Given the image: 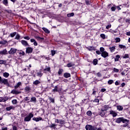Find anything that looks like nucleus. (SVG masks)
<instances>
[{
	"label": "nucleus",
	"mask_w": 130,
	"mask_h": 130,
	"mask_svg": "<svg viewBox=\"0 0 130 130\" xmlns=\"http://www.w3.org/2000/svg\"><path fill=\"white\" fill-rule=\"evenodd\" d=\"M58 90V87L57 86H55L54 88L52 90L53 92H57Z\"/></svg>",
	"instance_id": "7c9ffc66"
},
{
	"label": "nucleus",
	"mask_w": 130,
	"mask_h": 130,
	"mask_svg": "<svg viewBox=\"0 0 130 130\" xmlns=\"http://www.w3.org/2000/svg\"><path fill=\"white\" fill-rule=\"evenodd\" d=\"M25 101H28V100H30V98L29 96H26L24 99Z\"/></svg>",
	"instance_id": "864d4df0"
},
{
	"label": "nucleus",
	"mask_w": 130,
	"mask_h": 130,
	"mask_svg": "<svg viewBox=\"0 0 130 130\" xmlns=\"http://www.w3.org/2000/svg\"><path fill=\"white\" fill-rule=\"evenodd\" d=\"M91 130H97V126L96 125H91Z\"/></svg>",
	"instance_id": "e433bc0d"
},
{
	"label": "nucleus",
	"mask_w": 130,
	"mask_h": 130,
	"mask_svg": "<svg viewBox=\"0 0 130 130\" xmlns=\"http://www.w3.org/2000/svg\"><path fill=\"white\" fill-rule=\"evenodd\" d=\"M47 72H50V67H48L44 69V73H47Z\"/></svg>",
	"instance_id": "4be33fe9"
},
{
	"label": "nucleus",
	"mask_w": 130,
	"mask_h": 130,
	"mask_svg": "<svg viewBox=\"0 0 130 130\" xmlns=\"http://www.w3.org/2000/svg\"><path fill=\"white\" fill-rule=\"evenodd\" d=\"M12 103L14 105H15V104H17V103H18L17 100H12Z\"/></svg>",
	"instance_id": "a19ab883"
},
{
	"label": "nucleus",
	"mask_w": 130,
	"mask_h": 130,
	"mask_svg": "<svg viewBox=\"0 0 130 130\" xmlns=\"http://www.w3.org/2000/svg\"><path fill=\"white\" fill-rule=\"evenodd\" d=\"M111 10L113 12H114V11H115V10H116V7H111Z\"/></svg>",
	"instance_id": "4d7b16f0"
},
{
	"label": "nucleus",
	"mask_w": 130,
	"mask_h": 130,
	"mask_svg": "<svg viewBox=\"0 0 130 130\" xmlns=\"http://www.w3.org/2000/svg\"><path fill=\"white\" fill-rule=\"evenodd\" d=\"M63 77H64V78H70V77H71V74L66 73L64 74Z\"/></svg>",
	"instance_id": "6ab92c4d"
},
{
	"label": "nucleus",
	"mask_w": 130,
	"mask_h": 130,
	"mask_svg": "<svg viewBox=\"0 0 130 130\" xmlns=\"http://www.w3.org/2000/svg\"><path fill=\"white\" fill-rule=\"evenodd\" d=\"M126 35L127 36H130V31H128L126 33Z\"/></svg>",
	"instance_id": "774afa93"
},
{
	"label": "nucleus",
	"mask_w": 130,
	"mask_h": 130,
	"mask_svg": "<svg viewBox=\"0 0 130 130\" xmlns=\"http://www.w3.org/2000/svg\"><path fill=\"white\" fill-rule=\"evenodd\" d=\"M12 109H15V107L13 106H10V107L6 108L7 111H10V110H12Z\"/></svg>",
	"instance_id": "2eb2a0df"
},
{
	"label": "nucleus",
	"mask_w": 130,
	"mask_h": 130,
	"mask_svg": "<svg viewBox=\"0 0 130 130\" xmlns=\"http://www.w3.org/2000/svg\"><path fill=\"white\" fill-rule=\"evenodd\" d=\"M37 75L38 77H42V75H43V74H42V73H41V72H38L37 73Z\"/></svg>",
	"instance_id": "c03bdc74"
},
{
	"label": "nucleus",
	"mask_w": 130,
	"mask_h": 130,
	"mask_svg": "<svg viewBox=\"0 0 130 130\" xmlns=\"http://www.w3.org/2000/svg\"><path fill=\"white\" fill-rule=\"evenodd\" d=\"M29 102H33L34 103H36V98L35 97L31 98Z\"/></svg>",
	"instance_id": "a211bd4d"
},
{
	"label": "nucleus",
	"mask_w": 130,
	"mask_h": 130,
	"mask_svg": "<svg viewBox=\"0 0 130 130\" xmlns=\"http://www.w3.org/2000/svg\"><path fill=\"white\" fill-rule=\"evenodd\" d=\"M92 125H86L85 126V128L86 130H91Z\"/></svg>",
	"instance_id": "b1692460"
},
{
	"label": "nucleus",
	"mask_w": 130,
	"mask_h": 130,
	"mask_svg": "<svg viewBox=\"0 0 130 130\" xmlns=\"http://www.w3.org/2000/svg\"><path fill=\"white\" fill-rule=\"evenodd\" d=\"M106 29H109V28H111V24H109L106 27Z\"/></svg>",
	"instance_id": "052dcab7"
},
{
	"label": "nucleus",
	"mask_w": 130,
	"mask_h": 130,
	"mask_svg": "<svg viewBox=\"0 0 130 130\" xmlns=\"http://www.w3.org/2000/svg\"><path fill=\"white\" fill-rule=\"evenodd\" d=\"M24 90H25V91H26V92H28V91H30V90H31V88H30V87L26 86Z\"/></svg>",
	"instance_id": "c9c22d12"
},
{
	"label": "nucleus",
	"mask_w": 130,
	"mask_h": 130,
	"mask_svg": "<svg viewBox=\"0 0 130 130\" xmlns=\"http://www.w3.org/2000/svg\"><path fill=\"white\" fill-rule=\"evenodd\" d=\"M42 29L46 33H50V31L48 30L47 28L43 27Z\"/></svg>",
	"instance_id": "f704fd0d"
},
{
	"label": "nucleus",
	"mask_w": 130,
	"mask_h": 130,
	"mask_svg": "<svg viewBox=\"0 0 130 130\" xmlns=\"http://www.w3.org/2000/svg\"><path fill=\"white\" fill-rule=\"evenodd\" d=\"M49 100L51 102H52V103H54V99H53L52 98H49Z\"/></svg>",
	"instance_id": "603ef678"
},
{
	"label": "nucleus",
	"mask_w": 130,
	"mask_h": 130,
	"mask_svg": "<svg viewBox=\"0 0 130 130\" xmlns=\"http://www.w3.org/2000/svg\"><path fill=\"white\" fill-rule=\"evenodd\" d=\"M129 120L126 119H124L123 118V117H122V121L121 122H123V123H125V122H127V123H128L129 122Z\"/></svg>",
	"instance_id": "412c9836"
},
{
	"label": "nucleus",
	"mask_w": 130,
	"mask_h": 130,
	"mask_svg": "<svg viewBox=\"0 0 130 130\" xmlns=\"http://www.w3.org/2000/svg\"><path fill=\"white\" fill-rule=\"evenodd\" d=\"M88 50H94L95 48H94V47H89L88 48Z\"/></svg>",
	"instance_id": "09e8293b"
},
{
	"label": "nucleus",
	"mask_w": 130,
	"mask_h": 130,
	"mask_svg": "<svg viewBox=\"0 0 130 130\" xmlns=\"http://www.w3.org/2000/svg\"><path fill=\"white\" fill-rule=\"evenodd\" d=\"M93 102H96L97 103H99V100L98 99H95V100L93 101Z\"/></svg>",
	"instance_id": "e2e57ef3"
},
{
	"label": "nucleus",
	"mask_w": 130,
	"mask_h": 130,
	"mask_svg": "<svg viewBox=\"0 0 130 130\" xmlns=\"http://www.w3.org/2000/svg\"><path fill=\"white\" fill-rule=\"evenodd\" d=\"M122 57L123 58H128L129 57V55H128V54H125Z\"/></svg>",
	"instance_id": "37998d69"
},
{
	"label": "nucleus",
	"mask_w": 130,
	"mask_h": 130,
	"mask_svg": "<svg viewBox=\"0 0 130 130\" xmlns=\"http://www.w3.org/2000/svg\"><path fill=\"white\" fill-rule=\"evenodd\" d=\"M74 15H75V13H74V12H72L71 13L68 14H67V17H74Z\"/></svg>",
	"instance_id": "c85d7f7f"
},
{
	"label": "nucleus",
	"mask_w": 130,
	"mask_h": 130,
	"mask_svg": "<svg viewBox=\"0 0 130 130\" xmlns=\"http://www.w3.org/2000/svg\"><path fill=\"white\" fill-rule=\"evenodd\" d=\"M113 70L115 73H118L119 72V70L115 68H114Z\"/></svg>",
	"instance_id": "5fc2aeb1"
},
{
	"label": "nucleus",
	"mask_w": 130,
	"mask_h": 130,
	"mask_svg": "<svg viewBox=\"0 0 130 130\" xmlns=\"http://www.w3.org/2000/svg\"><path fill=\"white\" fill-rule=\"evenodd\" d=\"M34 116V114L33 113H29L25 117H24V121L25 122H28L31 120V118Z\"/></svg>",
	"instance_id": "7ed1b4c3"
},
{
	"label": "nucleus",
	"mask_w": 130,
	"mask_h": 130,
	"mask_svg": "<svg viewBox=\"0 0 130 130\" xmlns=\"http://www.w3.org/2000/svg\"><path fill=\"white\" fill-rule=\"evenodd\" d=\"M22 85V83L21 82H19L15 86L14 89L12 90L11 92V94H15V95H18V94H21V91L17 90L18 88L20 87Z\"/></svg>",
	"instance_id": "f257e3e1"
},
{
	"label": "nucleus",
	"mask_w": 130,
	"mask_h": 130,
	"mask_svg": "<svg viewBox=\"0 0 130 130\" xmlns=\"http://www.w3.org/2000/svg\"><path fill=\"white\" fill-rule=\"evenodd\" d=\"M34 85H39V84H40V82L39 80H36L33 82Z\"/></svg>",
	"instance_id": "2f4dec72"
},
{
	"label": "nucleus",
	"mask_w": 130,
	"mask_h": 130,
	"mask_svg": "<svg viewBox=\"0 0 130 130\" xmlns=\"http://www.w3.org/2000/svg\"><path fill=\"white\" fill-rule=\"evenodd\" d=\"M110 52H114L115 51V46L110 47L109 48Z\"/></svg>",
	"instance_id": "f3484780"
},
{
	"label": "nucleus",
	"mask_w": 130,
	"mask_h": 130,
	"mask_svg": "<svg viewBox=\"0 0 130 130\" xmlns=\"http://www.w3.org/2000/svg\"><path fill=\"white\" fill-rule=\"evenodd\" d=\"M1 130H8V127H2Z\"/></svg>",
	"instance_id": "0e129e2a"
},
{
	"label": "nucleus",
	"mask_w": 130,
	"mask_h": 130,
	"mask_svg": "<svg viewBox=\"0 0 130 130\" xmlns=\"http://www.w3.org/2000/svg\"><path fill=\"white\" fill-rule=\"evenodd\" d=\"M20 38L21 36H20V35L18 32H17L15 39H17V40H18V39H20Z\"/></svg>",
	"instance_id": "cd10ccee"
},
{
	"label": "nucleus",
	"mask_w": 130,
	"mask_h": 130,
	"mask_svg": "<svg viewBox=\"0 0 130 130\" xmlns=\"http://www.w3.org/2000/svg\"><path fill=\"white\" fill-rule=\"evenodd\" d=\"M104 107L105 108V109H102L101 112H100V115H101V116H102V117H105V113H106V112H105V111H106L107 110V109H106L107 108V106H104Z\"/></svg>",
	"instance_id": "39448f33"
},
{
	"label": "nucleus",
	"mask_w": 130,
	"mask_h": 130,
	"mask_svg": "<svg viewBox=\"0 0 130 130\" xmlns=\"http://www.w3.org/2000/svg\"><path fill=\"white\" fill-rule=\"evenodd\" d=\"M37 39L38 40H43V38H41V37H37Z\"/></svg>",
	"instance_id": "bf43d9fd"
},
{
	"label": "nucleus",
	"mask_w": 130,
	"mask_h": 130,
	"mask_svg": "<svg viewBox=\"0 0 130 130\" xmlns=\"http://www.w3.org/2000/svg\"><path fill=\"white\" fill-rule=\"evenodd\" d=\"M115 40L116 43H118V42H120V38H116L115 39Z\"/></svg>",
	"instance_id": "72a5a7b5"
},
{
	"label": "nucleus",
	"mask_w": 130,
	"mask_h": 130,
	"mask_svg": "<svg viewBox=\"0 0 130 130\" xmlns=\"http://www.w3.org/2000/svg\"><path fill=\"white\" fill-rule=\"evenodd\" d=\"M100 37H101V38H102V39H106V36L104 34H101Z\"/></svg>",
	"instance_id": "473e14b6"
},
{
	"label": "nucleus",
	"mask_w": 130,
	"mask_h": 130,
	"mask_svg": "<svg viewBox=\"0 0 130 130\" xmlns=\"http://www.w3.org/2000/svg\"><path fill=\"white\" fill-rule=\"evenodd\" d=\"M33 51V49L31 47H27L26 49V53H31Z\"/></svg>",
	"instance_id": "9b49d317"
},
{
	"label": "nucleus",
	"mask_w": 130,
	"mask_h": 130,
	"mask_svg": "<svg viewBox=\"0 0 130 130\" xmlns=\"http://www.w3.org/2000/svg\"><path fill=\"white\" fill-rule=\"evenodd\" d=\"M51 52L52 56H53L54 55V54H55V53H56V52L54 50H51Z\"/></svg>",
	"instance_id": "de8ad7c7"
},
{
	"label": "nucleus",
	"mask_w": 130,
	"mask_h": 130,
	"mask_svg": "<svg viewBox=\"0 0 130 130\" xmlns=\"http://www.w3.org/2000/svg\"><path fill=\"white\" fill-rule=\"evenodd\" d=\"M55 122H56L57 123H59L60 124H63V123H64V121L57 119L55 120Z\"/></svg>",
	"instance_id": "ddd939ff"
},
{
	"label": "nucleus",
	"mask_w": 130,
	"mask_h": 130,
	"mask_svg": "<svg viewBox=\"0 0 130 130\" xmlns=\"http://www.w3.org/2000/svg\"><path fill=\"white\" fill-rule=\"evenodd\" d=\"M55 126H56V124L51 123V124L50 125L49 127H51V128H55Z\"/></svg>",
	"instance_id": "bb28decb"
},
{
	"label": "nucleus",
	"mask_w": 130,
	"mask_h": 130,
	"mask_svg": "<svg viewBox=\"0 0 130 130\" xmlns=\"http://www.w3.org/2000/svg\"><path fill=\"white\" fill-rule=\"evenodd\" d=\"M16 52H17V49L15 48H11L10 49V50L8 51L9 54H10V55L15 54Z\"/></svg>",
	"instance_id": "423d86ee"
},
{
	"label": "nucleus",
	"mask_w": 130,
	"mask_h": 130,
	"mask_svg": "<svg viewBox=\"0 0 130 130\" xmlns=\"http://www.w3.org/2000/svg\"><path fill=\"white\" fill-rule=\"evenodd\" d=\"M117 109L119 110V111H122V110L123 109V107L121 106H117Z\"/></svg>",
	"instance_id": "5701e85b"
},
{
	"label": "nucleus",
	"mask_w": 130,
	"mask_h": 130,
	"mask_svg": "<svg viewBox=\"0 0 130 130\" xmlns=\"http://www.w3.org/2000/svg\"><path fill=\"white\" fill-rule=\"evenodd\" d=\"M9 76L10 74H9L8 72H5L3 73V77H4V78H9Z\"/></svg>",
	"instance_id": "aec40b11"
},
{
	"label": "nucleus",
	"mask_w": 130,
	"mask_h": 130,
	"mask_svg": "<svg viewBox=\"0 0 130 130\" xmlns=\"http://www.w3.org/2000/svg\"><path fill=\"white\" fill-rule=\"evenodd\" d=\"M63 72V70L62 69H59L58 72V74L59 75H61L62 74V72Z\"/></svg>",
	"instance_id": "49530a36"
},
{
	"label": "nucleus",
	"mask_w": 130,
	"mask_h": 130,
	"mask_svg": "<svg viewBox=\"0 0 130 130\" xmlns=\"http://www.w3.org/2000/svg\"><path fill=\"white\" fill-rule=\"evenodd\" d=\"M112 83H113V80H110L108 81V84L109 85H111V84H112Z\"/></svg>",
	"instance_id": "8fccbe9b"
},
{
	"label": "nucleus",
	"mask_w": 130,
	"mask_h": 130,
	"mask_svg": "<svg viewBox=\"0 0 130 130\" xmlns=\"http://www.w3.org/2000/svg\"><path fill=\"white\" fill-rule=\"evenodd\" d=\"M21 44H22V45H23L24 46H28V45H29L28 44V43L27 42V41H25V40H21Z\"/></svg>",
	"instance_id": "4468645a"
},
{
	"label": "nucleus",
	"mask_w": 130,
	"mask_h": 130,
	"mask_svg": "<svg viewBox=\"0 0 130 130\" xmlns=\"http://www.w3.org/2000/svg\"><path fill=\"white\" fill-rule=\"evenodd\" d=\"M24 39H26V40H29L30 39V37L27 36V37H24Z\"/></svg>",
	"instance_id": "680f3d73"
},
{
	"label": "nucleus",
	"mask_w": 130,
	"mask_h": 130,
	"mask_svg": "<svg viewBox=\"0 0 130 130\" xmlns=\"http://www.w3.org/2000/svg\"><path fill=\"white\" fill-rule=\"evenodd\" d=\"M100 50L101 52H102L101 56L104 57V58H106V57H108V56H109V54L108 52L105 51V49H104L103 47H101L100 48Z\"/></svg>",
	"instance_id": "f03ea898"
},
{
	"label": "nucleus",
	"mask_w": 130,
	"mask_h": 130,
	"mask_svg": "<svg viewBox=\"0 0 130 130\" xmlns=\"http://www.w3.org/2000/svg\"><path fill=\"white\" fill-rule=\"evenodd\" d=\"M13 130H18V129H17V127H16V126H13Z\"/></svg>",
	"instance_id": "338daca9"
},
{
	"label": "nucleus",
	"mask_w": 130,
	"mask_h": 130,
	"mask_svg": "<svg viewBox=\"0 0 130 130\" xmlns=\"http://www.w3.org/2000/svg\"><path fill=\"white\" fill-rule=\"evenodd\" d=\"M17 34V32H14L10 34V37H12V38H13V37H15V36H16V35Z\"/></svg>",
	"instance_id": "c756f323"
},
{
	"label": "nucleus",
	"mask_w": 130,
	"mask_h": 130,
	"mask_svg": "<svg viewBox=\"0 0 130 130\" xmlns=\"http://www.w3.org/2000/svg\"><path fill=\"white\" fill-rule=\"evenodd\" d=\"M109 113L111 115H112L113 117H116V116H117V113L115 111H109Z\"/></svg>",
	"instance_id": "0eeeda50"
},
{
	"label": "nucleus",
	"mask_w": 130,
	"mask_h": 130,
	"mask_svg": "<svg viewBox=\"0 0 130 130\" xmlns=\"http://www.w3.org/2000/svg\"><path fill=\"white\" fill-rule=\"evenodd\" d=\"M6 61L3 60H0V64H4V63H6Z\"/></svg>",
	"instance_id": "3c124183"
},
{
	"label": "nucleus",
	"mask_w": 130,
	"mask_h": 130,
	"mask_svg": "<svg viewBox=\"0 0 130 130\" xmlns=\"http://www.w3.org/2000/svg\"><path fill=\"white\" fill-rule=\"evenodd\" d=\"M86 114L88 116H91V115H92V112L91 111H88L87 112Z\"/></svg>",
	"instance_id": "ea45409f"
},
{
	"label": "nucleus",
	"mask_w": 130,
	"mask_h": 130,
	"mask_svg": "<svg viewBox=\"0 0 130 130\" xmlns=\"http://www.w3.org/2000/svg\"><path fill=\"white\" fill-rule=\"evenodd\" d=\"M122 120V117H119L116 119L115 122H117V123H120Z\"/></svg>",
	"instance_id": "dca6fc26"
},
{
	"label": "nucleus",
	"mask_w": 130,
	"mask_h": 130,
	"mask_svg": "<svg viewBox=\"0 0 130 130\" xmlns=\"http://www.w3.org/2000/svg\"><path fill=\"white\" fill-rule=\"evenodd\" d=\"M9 100V98L8 96L5 97H0V102H6Z\"/></svg>",
	"instance_id": "1a4fd4ad"
},
{
	"label": "nucleus",
	"mask_w": 130,
	"mask_h": 130,
	"mask_svg": "<svg viewBox=\"0 0 130 130\" xmlns=\"http://www.w3.org/2000/svg\"><path fill=\"white\" fill-rule=\"evenodd\" d=\"M32 120H34L35 121L38 122V121H41V120H42V117H34L32 118Z\"/></svg>",
	"instance_id": "f8f14e48"
},
{
	"label": "nucleus",
	"mask_w": 130,
	"mask_h": 130,
	"mask_svg": "<svg viewBox=\"0 0 130 130\" xmlns=\"http://www.w3.org/2000/svg\"><path fill=\"white\" fill-rule=\"evenodd\" d=\"M97 63H98V60H97V59H94L93 60V64H94V66H96Z\"/></svg>",
	"instance_id": "a18cd8bd"
},
{
	"label": "nucleus",
	"mask_w": 130,
	"mask_h": 130,
	"mask_svg": "<svg viewBox=\"0 0 130 130\" xmlns=\"http://www.w3.org/2000/svg\"><path fill=\"white\" fill-rule=\"evenodd\" d=\"M119 47L121 48V49H125V48H126V46L123 45H119Z\"/></svg>",
	"instance_id": "a878e982"
},
{
	"label": "nucleus",
	"mask_w": 130,
	"mask_h": 130,
	"mask_svg": "<svg viewBox=\"0 0 130 130\" xmlns=\"http://www.w3.org/2000/svg\"><path fill=\"white\" fill-rule=\"evenodd\" d=\"M17 53H18L19 56H24L25 55V52L22 50H17Z\"/></svg>",
	"instance_id": "9d476101"
},
{
	"label": "nucleus",
	"mask_w": 130,
	"mask_h": 130,
	"mask_svg": "<svg viewBox=\"0 0 130 130\" xmlns=\"http://www.w3.org/2000/svg\"><path fill=\"white\" fill-rule=\"evenodd\" d=\"M7 54H8L7 49L0 51V55H7Z\"/></svg>",
	"instance_id": "6e6552de"
},
{
	"label": "nucleus",
	"mask_w": 130,
	"mask_h": 130,
	"mask_svg": "<svg viewBox=\"0 0 130 130\" xmlns=\"http://www.w3.org/2000/svg\"><path fill=\"white\" fill-rule=\"evenodd\" d=\"M116 9H117V10L118 11L121 10V8H120V7H119V6H116Z\"/></svg>",
	"instance_id": "69168bd1"
},
{
	"label": "nucleus",
	"mask_w": 130,
	"mask_h": 130,
	"mask_svg": "<svg viewBox=\"0 0 130 130\" xmlns=\"http://www.w3.org/2000/svg\"><path fill=\"white\" fill-rule=\"evenodd\" d=\"M74 63H69L67 64L68 68H72V67H73Z\"/></svg>",
	"instance_id": "58836bf2"
},
{
	"label": "nucleus",
	"mask_w": 130,
	"mask_h": 130,
	"mask_svg": "<svg viewBox=\"0 0 130 130\" xmlns=\"http://www.w3.org/2000/svg\"><path fill=\"white\" fill-rule=\"evenodd\" d=\"M3 4H4L5 6H8V0H3Z\"/></svg>",
	"instance_id": "79ce46f5"
},
{
	"label": "nucleus",
	"mask_w": 130,
	"mask_h": 130,
	"mask_svg": "<svg viewBox=\"0 0 130 130\" xmlns=\"http://www.w3.org/2000/svg\"><path fill=\"white\" fill-rule=\"evenodd\" d=\"M96 54H99V55H100L102 54L101 51H100L99 50L96 51Z\"/></svg>",
	"instance_id": "13d9d810"
},
{
	"label": "nucleus",
	"mask_w": 130,
	"mask_h": 130,
	"mask_svg": "<svg viewBox=\"0 0 130 130\" xmlns=\"http://www.w3.org/2000/svg\"><path fill=\"white\" fill-rule=\"evenodd\" d=\"M0 84H4V85H6V86H9V81L8 79L5 78H2L0 76Z\"/></svg>",
	"instance_id": "20e7f679"
},
{
	"label": "nucleus",
	"mask_w": 130,
	"mask_h": 130,
	"mask_svg": "<svg viewBox=\"0 0 130 130\" xmlns=\"http://www.w3.org/2000/svg\"><path fill=\"white\" fill-rule=\"evenodd\" d=\"M96 76L97 77H98L99 78H101V77H102V75H101V73H98L96 74Z\"/></svg>",
	"instance_id": "6e6d98bb"
},
{
	"label": "nucleus",
	"mask_w": 130,
	"mask_h": 130,
	"mask_svg": "<svg viewBox=\"0 0 130 130\" xmlns=\"http://www.w3.org/2000/svg\"><path fill=\"white\" fill-rule=\"evenodd\" d=\"M1 44H3V45L7 44V43H8V41H7L6 40L1 41Z\"/></svg>",
	"instance_id": "4c0bfd02"
},
{
	"label": "nucleus",
	"mask_w": 130,
	"mask_h": 130,
	"mask_svg": "<svg viewBox=\"0 0 130 130\" xmlns=\"http://www.w3.org/2000/svg\"><path fill=\"white\" fill-rule=\"evenodd\" d=\"M119 58H120V56L117 55L115 58V61H118Z\"/></svg>",
	"instance_id": "393cba45"
}]
</instances>
